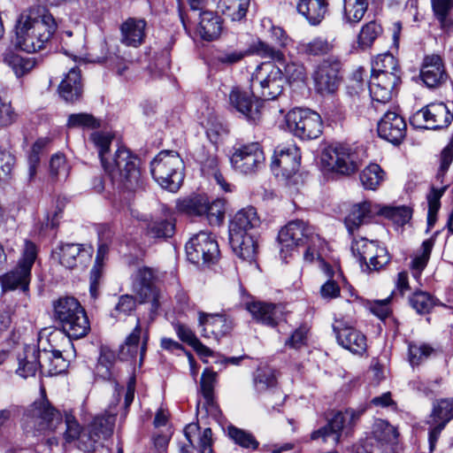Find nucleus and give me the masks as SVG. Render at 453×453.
Masks as SVG:
<instances>
[{
	"mask_svg": "<svg viewBox=\"0 0 453 453\" xmlns=\"http://www.w3.org/2000/svg\"><path fill=\"white\" fill-rule=\"evenodd\" d=\"M89 140L97 149L102 166L113 185L128 191H134L142 186L139 158L124 147L118 148L111 154L110 146L113 135L97 131L90 134Z\"/></svg>",
	"mask_w": 453,
	"mask_h": 453,
	"instance_id": "nucleus-1",
	"label": "nucleus"
},
{
	"mask_svg": "<svg viewBox=\"0 0 453 453\" xmlns=\"http://www.w3.org/2000/svg\"><path fill=\"white\" fill-rule=\"evenodd\" d=\"M56 29L52 14L40 5H33L19 15L13 43L22 51L35 53L46 48Z\"/></svg>",
	"mask_w": 453,
	"mask_h": 453,
	"instance_id": "nucleus-2",
	"label": "nucleus"
},
{
	"mask_svg": "<svg viewBox=\"0 0 453 453\" xmlns=\"http://www.w3.org/2000/svg\"><path fill=\"white\" fill-rule=\"evenodd\" d=\"M40 342H22L19 344L17 353L18 368L17 374L27 379L34 377L40 367L47 366L50 374H58L67 368V359L75 356V349L73 342H68L70 349L63 352L54 349L47 342V347L41 349Z\"/></svg>",
	"mask_w": 453,
	"mask_h": 453,
	"instance_id": "nucleus-3",
	"label": "nucleus"
},
{
	"mask_svg": "<svg viewBox=\"0 0 453 453\" xmlns=\"http://www.w3.org/2000/svg\"><path fill=\"white\" fill-rule=\"evenodd\" d=\"M54 316L60 322L69 340H79L90 331V325L78 300L73 296H62L53 303Z\"/></svg>",
	"mask_w": 453,
	"mask_h": 453,
	"instance_id": "nucleus-4",
	"label": "nucleus"
},
{
	"mask_svg": "<svg viewBox=\"0 0 453 453\" xmlns=\"http://www.w3.org/2000/svg\"><path fill=\"white\" fill-rule=\"evenodd\" d=\"M150 173L163 188L176 192L184 179V163L178 152L162 150L151 161Z\"/></svg>",
	"mask_w": 453,
	"mask_h": 453,
	"instance_id": "nucleus-5",
	"label": "nucleus"
},
{
	"mask_svg": "<svg viewBox=\"0 0 453 453\" xmlns=\"http://www.w3.org/2000/svg\"><path fill=\"white\" fill-rule=\"evenodd\" d=\"M63 425L61 413L47 399L35 401L26 411L23 429L33 436L49 434Z\"/></svg>",
	"mask_w": 453,
	"mask_h": 453,
	"instance_id": "nucleus-6",
	"label": "nucleus"
},
{
	"mask_svg": "<svg viewBox=\"0 0 453 453\" xmlns=\"http://www.w3.org/2000/svg\"><path fill=\"white\" fill-rule=\"evenodd\" d=\"M285 80L280 67L273 62L257 65L250 77V88L254 97L274 100L283 91Z\"/></svg>",
	"mask_w": 453,
	"mask_h": 453,
	"instance_id": "nucleus-7",
	"label": "nucleus"
},
{
	"mask_svg": "<svg viewBox=\"0 0 453 453\" xmlns=\"http://www.w3.org/2000/svg\"><path fill=\"white\" fill-rule=\"evenodd\" d=\"M320 162L325 172L341 175H350L356 173L360 165L356 150L342 143L330 144L326 147L321 153Z\"/></svg>",
	"mask_w": 453,
	"mask_h": 453,
	"instance_id": "nucleus-8",
	"label": "nucleus"
},
{
	"mask_svg": "<svg viewBox=\"0 0 453 453\" xmlns=\"http://www.w3.org/2000/svg\"><path fill=\"white\" fill-rule=\"evenodd\" d=\"M278 242L281 257L285 259L290 256L298 246L307 242L316 244L320 242V237L313 227L303 220L296 219L289 221L279 232Z\"/></svg>",
	"mask_w": 453,
	"mask_h": 453,
	"instance_id": "nucleus-9",
	"label": "nucleus"
},
{
	"mask_svg": "<svg viewBox=\"0 0 453 453\" xmlns=\"http://www.w3.org/2000/svg\"><path fill=\"white\" fill-rule=\"evenodd\" d=\"M37 257V248L30 241H26L22 256L18 265L10 272L1 277L2 288L4 291L20 288L28 290L31 280V269Z\"/></svg>",
	"mask_w": 453,
	"mask_h": 453,
	"instance_id": "nucleus-10",
	"label": "nucleus"
},
{
	"mask_svg": "<svg viewBox=\"0 0 453 453\" xmlns=\"http://www.w3.org/2000/svg\"><path fill=\"white\" fill-rule=\"evenodd\" d=\"M285 119L288 130L303 140L317 139L322 134L320 115L309 109H293L287 113Z\"/></svg>",
	"mask_w": 453,
	"mask_h": 453,
	"instance_id": "nucleus-11",
	"label": "nucleus"
},
{
	"mask_svg": "<svg viewBox=\"0 0 453 453\" xmlns=\"http://www.w3.org/2000/svg\"><path fill=\"white\" fill-rule=\"evenodd\" d=\"M362 412V411L352 409L335 412L333 418L327 420L326 426L311 433V440L322 439L326 442L329 438H332L334 444H338L342 434L349 435L350 434L353 426Z\"/></svg>",
	"mask_w": 453,
	"mask_h": 453,
	"instance_id": "nucleus-12",
	"label": "nucleus"
},
{
	"mask_svg": "<svg viewBox=\"0 0 453 453\" xmlns=\"http://www.w3.org/2000/svg\"><path fill=\"white\" fill-rule=\"evenodd\" d=\"M351 250L353 255L358 258L361 265H365L370 271H379L390 261L387 249L380 246L377 241H370L366 238L354 240Z\"/></svg>",
	"mask_w": 453,
	"mask_h": 453,
	"instance_id": "nucleus-13",
	"label": "nucleus"
},
{
	"mask_svg": "<svg viewBox=\"0 0 453 453\" xmlns=\"http://www.w3.org/2000/svg\"><path fill=\"white\" fill-rule=\"evenodd\" d=\"M188 259L193 264L214 263L219 250L217 241L210 233L201 231L193 235L186 244Z\"/></svg>",
	"mask_w": 453,
	"mask_h": 453,
	"instance_id": "nucleus-14",
	"label": "nucleus"
},
{
	"mask_svg": "<svg viewBox=\"0 0 453 453\" xmlns=\"http://www.w3.org/2000/svg\"><path fill=\"white\" fill-rule=\"evenodd\" d=\"M232 167L243 174H251L265 165L264 151L258 142H251L234 148L230 157Z\"/></svg>",
	"mask_w": 453,
	"mask_h": 453,
	"instance_id": "nucleus-15",
	"label": "nucleus"
},
{
	"mask_svg": "<svg viewBox=\"0 0 453 453\" xmlns=\"http://www.w3.org/2000/svg\"><path fill=\"white\" fill-rule=\"evenodd\" d=\"M341 62L337 58L321 61L312 74L315 89L321 95L333 94L340 84Z\"/></svg>",
	"mask_w": 453,
	"mask_h": 453,
	"instance_id": "nucleus-16",
	"label": "nucleus"
},
{
	"mask_svg": "<svg viewBox=\"0 0 453 453\" xmlns=\"http://www.w3.org/2000/svg\"><path fill=\"white\" fill-rule=\"evenodd\" d=\"M447 105L443 103H433L418 111L411 119V122L418 127L441 129L447 127L452 120Z\"/></svg>",
	"mask_w": 453,
	"mask_h": 453,
	"instance_id": "nucleus-17",
	"label": "nucleus"
},
{
	"mask_svg": "<svg viewBox=\"0 0 453 453\" xmlns=\"http://www.w3.org/2000/svg\"><path fill=\"white\" fill-rule=\"evenodd\" d=\"M154 273L150 268L137 270L132 285L133 292L140 303H150V314H155L160 306V293L153 283Z\"/></svg>",
	"mask_w": 453,
	"mask_h": 453,
	"instance_id": "nucleus-18",
	"label": "nucleus"
},
{
	"mask_svg": "<svg viewBox=\"0 0 453 453\" xmlns=\"http://www.w3.org/2000/svg\"><path fill=\"white\" fill-rule=\"evenodd\" d=\"M197 326L202 337L219 340L230 334L234 324L225 314L198 311Z\"/></svg>",
	"mask_w": 453,
	"mask_h": 453,
	"instance_id": "nucleus-19",
	"label": "nucleus"
},
{
	"mask_svg": "<svg viewBox=\"0 0 453 453\" xmlns=\"http://www.w3.org/2000/svg\"><path fill=\"white\" fill-rule=\"evenodd\" d=\"M229 103L238 112L242 114L250 123L257 125L262 119L263 102L256 98L252 93L234 88L229 94Z\"/></svg>",
	"mask_w": 453,
	"mask_h": 453,
	"instance_id": "nucleus-20",
	"label": "nucleus"
},
{
	"mask_svg": "<svg viewBox=\"0 0 453 453\" xmlns=\"http://www.w3.org/2000/svg\"><path fill=\"white\" fill-rule=\"evenodd\" d=\"M301 155L299 149L294 145L278 146L274 151L271 167L275 173L286 178L296 173L300 165Z\"/></svg>",
	"mask_w": 453,
	"mask_h": 453,
	"instance_id": "nucleus-21",
	"label": "nucleus"
},
{
	"mask_svg": "<svg viewBox=\"0 0 453 453\" xmlns=\"http://www.w3.org/2000/svg\"><path fill=\"white\" fill-rule=\"evenodd\" d=\"M406 123L403 118L395 111H388L378 122V134L380 138L398 145L406 135Z\"/></svg>",
	"mask_w": 453,
	"mask_h": 453,
	"instance_id": "nucleus-22",
	"label": "nucleus"
},
{
	"mask_svg": "<svg viewBox=\"0 0 453 453\" xmlns=\"http://www.w3.org/2000/svg\"><path fill=\"white\" fill-rule=\"evenodd\" d=\"M91 248L78 243H59L53 250V257L67 269L84 265L91 257Z\"/></svg>",
	"mask_w": 453,
	"mask_h": 453,
	"instance_id": "nucleus-23",
	"label": "nucleus"
},
{
	"mask_svg": "<svg viewBox=\"0 0 453 453\" xmlns=\"http://www.w3.org/2000/svg\"><path fill=\"white\" fill-rule=\"evenodd\" d=\"M245 306L252 318L263 325L275 327L284 319L285 308L280 303L252 301Z\"/></svg>",
	"mask_w": 453,
	"mask_h": 453,
	"instance_id": "nucleus-24",
	"label": "nucleus"
},
{
	"mask_svg": "<svg viewBox=\"0 0 453 453\" xmlns=\"http://www.w3.org/2000/svg\"><path fill=\"white\" fill-rule=\"evenodd\" d=\"M420 78L428 88L439 87L447 81L448 74L441 56L431 54L424 58Z\"/></svg>",
	"mask_w": 453,
	"mask_h": 453,
	"instance_id": "nucleus-25",
	"label": "nucleus"
},
{
	"mask_svg": "<svg viewBox=\"0 0 453 453\" xmlns=\"http://www.w3.org/2000/svg\"><path fill=\"white\" fill-rule=\"evenodd\" d=\"M400 81L401 78L395 75L372 74L369 81L372 99L381 104L388 102Z\"/></svg>",
	"mask_w": 453,
	"mask_h": 453,
	"instance_id": "nucleus-26",
	"label": "nucleus"
},
{
	"mask_svg": "<svg viewBox=\"0 0 453 453\" xmlns=\"http://www.w3.org/2000/svg\"><path fill=\"white\" fill-rule=\"evenodd\" d=\"M115 415L106 411L103 415L96 416L88 426V445L86 448L93 449L96 443L108 439L113 432Z\"/></svg>",
	"mask_w": 453,
	"mask_h": 453,
	"instance_id": "nucleus-27",
	"label": "nucleus"
},
{
	"mask_svg": "<svg viewBox=\"0 0 453 453\" xmlns=\"http://www.w3.org/2000/svg\"><path fill=\"white\" fill-rule=\"evenodd\" d=\"M147 23L143 19L128 18L120 26V42L137 48L144 42Z\"/></svg>",
	"mask_w": 453,
	"mask_h": 453,
	"instance_id": "nucleus-28",
	"label": "nucleus"
},
{
	"mask_svg": "<svg viewBox=\"0 0 453 453\" xmlns=\"http://www.w3.org/2000/svg\"><path fill=\"white\" fill-rule=\"evenodd\" d=\"M60 96L67 103L79 101L83 93L81 71L79 68H72L65 76L58 86Z\"/></svg>",
	"mask_w": 453,
	"mask_h": 453,
	"instance_id": "nucleus-29",
	"label": "nucleus"
},
{
	"mask_svg": "<svg viewBox=\"0 0 453 453\" xmlns=\"http://www.w3.org/2000/svg\"><path fill=\"white\" fill-rule=\"evenodd\" d=\"M379 214L378 204H372L370 202L356 203L346 217L345 225L349 232L352 233L359 226L370 222L373 217Z\"/></svg>",
	"mask_w": 453,
	"mask_h": 453,
	"instance_id": "nucleus-30",
	"label": "nucleus"
},
{
	"mask_svg": "<svg viewBox=\"0 0 453 453\" xmlns=\"http://www.w3.org/2000/svg\"><path fill=\"white\" fill-rule=\"evenodd\" d=\"M231 247L241 259L250 263L255 261L257 253V242L252 234H229Z\"/></svg>",
	"mask_w": 453,
	"mask_h": 453,
	"instance_id": "nucleus-31",
	"label": "nucleus"
},
{
	"mask_svg": "<svg viewBox=\"0 0 453 453\" xmlns=\"http://www.w3.org/2000/svg\"><path fill=\"white\" fill-rule=\"evenodd\" d=\"M260 225L257 211L253 207H247L239 211L231 220L229 234H245Z\"/></svg>",
	"mask_w": 453,
	"mask_h": 453,
	"instance_id": "nucleus-32",
	"label": "nucleus"
},
{
	"mask_svg": "<svg viewBox=\"0 0 453 453\" xmlns=\"http://www.w3.org/2000/svg\"><path fill=\"white\" fill-rule=\"evenodd\" d=\"M184 434L193 448L199 449L201 453H212V432L211 428H205L200 433L197 423H190L184 428Z\"/></svg>",
	"mask_w": 453,
	"mask_h": 453,
	"instance_id": "nucleus-33",
	"label": "nucleus"
},
{
	"mask_svg": "<svg viewBox=\"0 0 453 453\" xmlns=\"http://www.w3.org/2000/svg\"><path fill=\"white\" fill-rule=\"evenodd\" d=\"M277 385L275 371L268 366L259 367L254 375V387L258 393L272 391L277 397L275 404H281L284 396L280 390L274 389Z\"/></svg>",
	"mask_w": 453,
	"mask_h": 453,
	"instance_id": "nucleus-34",
	"label": "nucleus"
},
{
	"mask_svg": "<svg viewBox=\"0 0 453 453\" xmlns=\"http://www.w3.org/2000/svg\"><path fill=\"white\" fill-rule=\"evenodd\" d=\"M197 33L205 41H213L219 37L222 32L220 17L210 11H200Z\"/></svg>",
	"mask_w": 453,
	"mask_h": 453,
	"instance_id": "nucleus-35",
	"label": "nucleus"
},
{
	"mask_svg": "<svg viewBox=\"0 0 453 453\" xmlns=\"http://www.w3.org/2000/svg\"><path fill=\"white\" fill-rule=\"evenodd\" d=\"M297 10L312 26L319 25L327 12L326 0H299Z\"/></svg>",
	"mask_w": 453,
	"mask_h": 453,
	"instance_id": "nucleus-36",
	"label": "nucleus"
},
{
	"mask_svg": "<svg viewBox=\"0 0 453 453\" xmlns=\"http://www.w3.org/2000/svg\"><path fill=\"white\" fill-rule=\"evenodd\" d=\"M372 74L395 75L401 78L397 59L390 53L378 55L372 64Z\"/></svg>",
	"mask_w": 453,
	"mask_h": 453,
	"instance_id": "nucleus-37",
	"label": "nucleus"
},
{
	"mask_svg": "<svg viewBox=\"0 0 453 453\" xmlns=\"http://www.w3.org/2000/svg\"><path fill=\"white\" fill-rule=\"evenodd\" d=\"M196 160L200 163L202 171L208 175H212L217 183L226 191L227 184L223 179L222 174L218 171L219 161L215 153L213 152L209 155H205L204 149L203 148L197 152Z\"/></svg>",
	"mask_w": 453,
	"mask_h": 453,
	"instance_id": "nucleus-38",
	"label": "nucleus"
},
{
	"mask_svg": "<svg viewBox=\"0 0 453 453\" xmlns=\"http://www.w3.org/2000/svg\"><path fill=\"white\" fill-rule=\"evenodd\" d=\"M334 45L326 39L316 37L310 42H303L297 44L296 50L299 54L306 57H319L326 55L333 50Z\"/></svg>",
	"mask_w": 453,
	"mask_h": 453,
	"instance_id": "nucleus-39",
	"label": "nucleus"
},
{
	"mask_svg": "<svg viewBox=\"0 0 453 453\" xmlns=\"http://www.w3.org/2000/svg\"><path fill=\"white\" fill-rule=\"evenodd\" d=\"M117 357H119V353L117 354L109 346H101L100 355L95 369L96 375L104 380H111L112 376L111 369Z\"/></svg>",
	"mask_w": 453,
	"mask_h": 453,
	"instance_id": "nucleus-40",
	"label": "nucleus"
},
{
	"mask_svg": "<svg viewBox=\"0 0 453 453\" xmlns=\"http://www.w3.org/2000/svg\"><path fill=\"white\" fill-rule=\"evenodd\" d=\"M3 61L12 69L17 77L27 74L35 65V61L33 58H23L11 50L4 54Z\"/></svg>",
	"mask_w": 453,
	"mask_h": 453,
	"instance_id": "nucleus-41",
	"label": "nucleus"
},
{
	"mask_svg": "<svg viewBox=\"0 0 453 453\" xmlns=\"http://www.w3.org/2000/svg\"><path fill=\"white\" fill-rule=\"evenodd\" d=\"M250 0H220L219 7L222 13L233 21H239L246 16Z\"/></svg>",
	"mask_w": 453,
	"mask_h": 453,
	"instance_id": "nucleus-42",
	"label": "nucleus"
},
{
	"mask_svg": "<svg viewBox=\"0 0 453 453\" xmlns=\"http://www.w3.org/2000/svg\"><path fill=\"white\" fill-rule=\"evenodd\" d=\"M343 19L350 24L358 23L364 17L368 8V0H343Z\"/></svg>",
	"mask_w": 453,
	"mask_h": 453,
	"instance_id": "nucleus-43",
	"label": "nucleus"
},
{
	"mask_svg": "<svg viewBox=\"0 0 453 453\" xmlns=\"http://www.w3.org/2000/svg\"><path fill=\"white\" fill-rule=\"evenodd\" d=\"M385 172L377 164H371L360 173V180L365 188L375 190L384 181Z\"/></svg>",
	"mask_w": 453,
	"mask_h": 453,
	"instance_id": "nucleus-44",
	"label": "nucleus"
},
{
	"mask_svg": "<svg viewBox=\"0 0 453 453\" xmlns=\"http://www.w3.org/2000/svg\"><path fill=\"white\" fill-rule=\"evenodd\" d=\"M208 197L204 195H196L186 197L178 203L180 211L190 216H202L206 208Z\"/></svg>",
	"mask_w": 453,
	"mask_h": 453,
	"instance_id": "nucleus-45",
	"label": "nucleus"
},
{
	"mask_svg": "<svg viewBox=\"0 0 453 453\" xmlns=\"http://www.w3.org/2000/svg\"><path fill=\"white\" fill-rule=\"evenodd\" d=\"M453 418V399H441L433 404L427 419L447 425Z\"/></svg>",
	"mask_w": 453,
	"mask_h": 453,
	"instance_id": "nucleus-46",
	"label": "nucleus"
},
{
	"mask_svg": "<svg viewBox=\"0 0 453 453\" xmlns=\"http://www.w3.org/2000/svg\"><path fill=\"white\" fill-rule=\"evenodd\" d=\"M227 434L235 444L242 448L254 450L257 449L259 445V442L251 433L234 426H229L227 427Z\"/></svg>",
	"mask_w": 453,
	"mask_h": 453,
	"instance_id": "nucleus-47",
	"label": "nucleus"
},
{
	"mask_svg": "<svg viewBox=\"0 0 453 453\" xmlns=\"http://www.w3.org/2000/svg\"><path fill=\"white\" fill-rule=\"evenodd\" d=\"M434 244V238L424 241L421 245V253L416 255L412 259L411 268L413 271V275L416 279L420 276L421 272L426 266Z\"/></svg>",
	"mask_w": 453,
	"mask_h": 453,
	"instance_id": "nucleus-48",
	"label": "nucleus"
},
{
	"mask_svg": "<svg viewBox=\"0 0 453 453\" xmlns=\"http://www.w3.org/2000/svg\"><path fill=\"white\" fill-rule=\"evenodd\" d=\"M175 230L174 219H161L150 222L147 226V234L152 238H168Z\"/></svg>",
	"mask_w": 453,
	"mask_h": 453,
	"instance_id": "nucleus-49",
	"label": "nucleus"
},
{
	"mask_svg": "<svg viewBox=\"0 0 453 453\" xmlns=\"http://www.w3.org/2000/svg\"><path fill=\"white\" fill-rule=\"evenodd\" d=\"M409 303L418 314L428 313L436 303L434 296L425 291L413 293L409 298Z\"/></svg>",
	"mask_w": 453,
	"mask_h": 453,
	"instance_id": "nucleus-50",
	"label": "nucleus"
},
{
	"mask_svg": "<svg viewBox=\"0 0 453 453\" xmlns=\"http://www.w3.org/2000/svg\"><path fill=\"white\" fill-rule=\"evenodd\" d=\"M382 33L380 25L370 21L364 25L357 37V43L362 49L371 47L376 38Z\"/></svg>",
	"mask_w": 453,
	"mask_h": 453,
	"instance_id": "nucleus-51",
	"label": "nucleus"
},
{
	"mask_svg": "<svg viewBox=\"0 0 453 453\" xmlns=\"http://www.w3.org/2000/svg\"><path fill=\"white\" fill-rule=\"evenodd\" d=\"M203 215L211 226L220 225L225 217V201L223 199H215L211 202L207 200Z\"/></svg>",
	"mask_w": 453,
	"mask_h": 453,
	"instance_id": "nucleus-52",
	"label": "nucleus"
},
{
	"mask_svg": "<svg viewBox=\"0 0 453 453\" xmlns=\"http://www.w3.org/2000/svg\"><path fill=\"white\" fill-rule=\"evenodd\" d=\"M379 215H383L386 218L392 219L395 223L398 225H404L409 221L411 217V211L409 207L406 206H398V207H391V206H383L380 207L379 205Z\"/></svg>",
	"mask_w": 453,
	"mask_h": 453,
	"instance_id": "nucleus-53",
	"label": "nucleus"
},
{
	"mask_svg": "<svg viewBox=\"0 0 453 453\" xmlns=\"http://www.w3.org/2000/svg\"><path fill=\"white\" fill-rule=\"evenodd\" d=\"M372 435L378 441L391 442L396 439L397 433L388 422L378 419L373 424Z\"/></svg>",
	"mask_w": 453,
	"mask_h": 453,
	"instance_id": "nucleus-54",
	"label": "nucleus"
},
{
	"mask_svg": "<svg viewBox=\"0 0 453 453\" xmlns=\"http://www.w3.org/2000/svg\"><path fill=\"white\" fill-rule=\"evenodd\" d=\"M69 128H96L100 126L99 121L89 113L81 112L70 114L66 123Z\"/></svg>",
	"mask_w": 453,
	"mask_h": 453,
	"instance_id": "nucleus-55",
	"label": "nucleus"
},
{
	"mask_svg": "<svg viewBox=\"0 0 453 453\" xmlns=\"http://www.w3.org/2000/svg\"><path fill=\"white\" fill-rule=\"evenodd\" d=\"M409 360L411 365H418L419 362L427 357L432 349L425 342H411L408 347Z\"/></svg>",
	"mask_w": 453,
	"mask_h": 453,
	"instance_id": "nucleus-56",
	"label": "nucleus"
},
{
	"mask_svg": "<svg viewBox=\"0 0 453 453\" xmlns=\"http://www.w3.org/2000/svg\"><path fill=\"white\" fill-rule=\"evenodd\" d=\"M136 307V302L133 296L123 295L119 298L115 308L111 311V316L119 318L120 316L130 315Z\"/></svg>",
	"mask_w": 453,
	"mask_h": 453,
	"instance_id": "nucleus-57",
	"label": "nucleus"
},
{
	"mask_svg": "<svg viewBox=\"0 0 453 453\" xmlns=\"http://www.w3.org/2000/svg\"><path fill=\"white\" fill-rule=\"evenodd\" d=\"M247 55L248 51L246 50L226 49L219 50L217 53L215 58L219 63L222 65H232L241 62Z\"/></svg>",
	"mask_w": 453,
	"mask_h": 453,
	"instance_id": "nucleus-58",
	"label": "nucleus"
},
{
	"mask_svg": "<svg viewBox=\"0 0 453 453\" xmlns=\"http://www.w3.org/2000/svg\"><path fill=\"white\" fill-rule=\"evenodd\" d=\"M15 157L6 148L0 147V182L10 178Z\"/></svg>",
	"mask_w": 453,
	"mask_h": 453,
	"instance_id": "nucleus-59",
	"label": "nucleus"
},
{
	"mask_svg": "<svg viewBox=\"0 0 453 453\" xmlns=\"http://www.w3.org/2000/svg\"><path fill=\"white\" fill-rule=\"evenodd\" d=\"M50 175L57 179H65L68 175L69 167L65 158L61 154L54 155L50 162Z\"/></svg>",
	"mask_w": 453,
	"mask_h": 453,
	"instance_id": "nucleus-60",
	"label": "nucleus"
},
{
	"mask_svg": "<svg viewBox=\"0 0 453 453\" xmlns=\"http://www.w3.org/2000/svg\"><path fill=\"white\" fill-rule=\"evenodd\" d=\"M334 331L337 340H365V336L352 326L342 322L334 325Z\"/></svg>",
	"mask_w": 453,
	"mask_h": 453,
	"instance_id": "nucleus-61",
	"label": "nucleus"
},
{
	"mask_svg": "<svg viewBox=\"0 0 453 453\" xmlns=\"http://www.w3.org/2000/svg\"><path fill=\"white\" fill-rule=\"evenodd\" d=\"M217 373L206 369L201 376L200 388L203 397L214 396V386L216 383Z\"/></svg>",
	"mask_w": 453,
	"mask_h": 453,
	"instance_id": "nucleus-62",
	"label": "nucleus"
},
{
	"mask_svg": "<svg viewBox=\"0 0 453 453\" xmlns=\"http://www.w3.org/2000/svg\"><path fill=\"white\" fill-rule=\"evenodd\" d=\"M65 425L64 439L65 442L71 443L80 437L81 428L74 417L69 414L65 415Z\"/></svg>",
	"mask_w": 453,
	"mask_h": 453,
	"instance_id": "nucleus-63",
	"label": "nucleus"
},
{
	"mask_svg": "<svg viewBox=\"0 0 453 453\" xmlns=\"http://www.w3.org/2000/svg\"><path fill=\"white\" fill-rule=\"evenodd\" d=\"M453 161V134L452 138L449 144L442 150L441 154V165L437 173V178L441 179L448 171L450 164Z\"/></svg>",
	"mask_w": 453,
	"mask_h": 453,
	"instance_id": "nucleus-64",
	"label": "nucleus"
}]
</instances>
